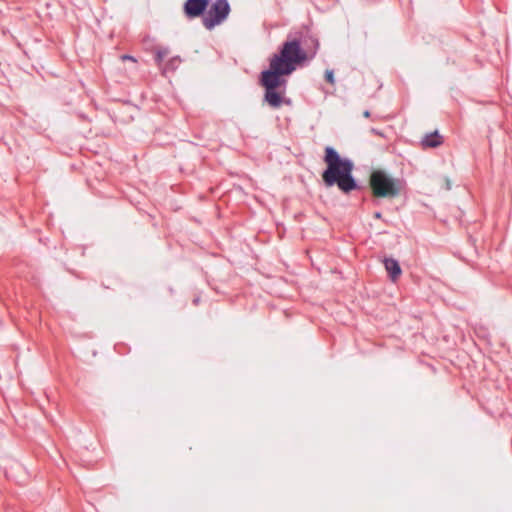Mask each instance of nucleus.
<instances>
[{"instance_id":"obj_7","label":"nucleus","mask_w":512,"mask_h":512,"mask_svg":"<svg viewBox=\"0 0 512 512\" xmlns=\"http://www.w3.org/2000/svg\"><path fill=\"white\" fill-rule=\"evenodd\" d=\"M443 142V137L439 134L437 130L432 133L425 135L422 139L421 144L423 147L427 148H436L439 147Z\"/></svg>"},{"instance_id":"obj_10","label":"nucleus","mask_w":512,"mask_h":512,"mask_svg":"<svg viewBox=\"0 0 512 512\" xmlns=\"http://www.w3.org/2000/svg\"><path fill=\"white\" fill-rule=\"evenodd\" d=\"M165 55H166V52H165V51H160V50H159V51L157 52V54H156V60H157V61H159V62H160V61H162V60H163V58L165 57Z\"/></svg>"},{"instance_id":"obj_16","label":"nucleus","mask_w":512,"mask_h":512,"mask_svg":"<svg viewBox=\"0 0 512 512\" xmlns=\"http://www.w3.org/2000/svg\"><path fill=\"white\" fill-rule=\"evenodd\" d=\"M130 62H136V59L130 55Z\"/></svg>"},{"instance_id":"obj_2","label":"nucleus","mask_w":512,"mask_h":512,"mask_svg":"<svg viewBox=\"0 0 512 512\" xmlns=\"http://www.w3.org/2000/svg\"><path fill=\"white\" fill-rule=\"evenodd\" d=\"M324 161L327 167L322 173V179L327 187L337 185L345 194L359 189L357 180L352 175L354 169L352 160L342 158L333 147L327 146Z\"/></svg>"},{"instance_id":"obj_15","label":"nucleus","mask_w":512,"mask_h":512,"mask_svg":"<svg viewBox=\"0 0 512 512\" xmlns=\"http://www.w3.org/2000/svg\"><path fill=\"white\" fill-rule=\"evenodd\" d=\"M200 301V298L199 297H196L194 300H193V304L197 305Z\"/></svg>"},{"instance_id":"obj_3","label":"nucleus","mask_w":512,"mask_h":512,"mask_svg":"<svg viewBox=\"0 0 512 512\" xmlns=\"http://www.w3.org/2000/svg\"><path fill=\"white\" fill-rule=\"evenodd\" d=\"M372 193L376 197L395 198L400 195L403 180L391 177L384 170H374L369 179Z\"/></svg>"},{"instance_id":"obj_14","label":"nucleus","mask_w":512,"mask_h":512,"mask_svg":"<svg viewBox=\"0 0 512 512\" xmlns=\"http://www.w3.org/2000/svg\"><path fill=\"white\" fill-rule=\"evenodd\" d=\"M374 217L377 218V219L381 218V213L380 212H375L374 213Z\"/></svg>"},{"instance_id":"obj_8","label":"nucleus","mask_w":512,"mask_h":512,"mask_svg":"<svg viewBox=\"0 0 512 512\" xmlns=\"http://www.w3.org/2000/svg\"><path fill=\"white\" fill-rule=\"evenodd\" d=\"M180 62L179 58L171 59L165 66L164 71H174Z\"/></svg>"},{"instance_id":"obj_12","label":"nucleus","mask_w":512,"mask_h":512,"mask_svg":"<svg viewBox=\"0 0 512 512\" xmlns=\"http://www.w3.org/2000/svg\"><path fill=\"white\" fill-rule=\"evenodd\" d=\"M370 115H371V114H370V111H369V110H365V111L363 112V116H364L365 118H369V117H370Z\"/></svg>"},{"instance_id":"obj_9","label":"nucleus","mask_w":512,"mask_h":512,"mask_svg":"<svg viewBox=\"0 0 512 512\" xmlns=\"http://www.w3.org/2000/svg\"><path fill=\"white\" fill-rule=\"evenodd\" d=\"M325 80L334 85L335 83V78H334V71L333 70H326L325 71Z\"/></svg>"},{"instance_id":"obj_13","label":"nucleus","mask_w":512,"mask_h":512,"mask_svg":"<svg viewBox=\"0 0 512 512\" xmlns=\"http://www.w3.org/2000/svg\"><path fill=\"white\" fill-rule=\"evenodd\" d=\"M121 60H122V61H126V60H128V55H127V54L122 55V56H121Z\"/></svg>"},{"instance_id":"obj_1","label":"nucleus","mask_w":512,"mask_h":512,"mask_svg":"<svg viewBox=\"0 0 512 512\" xmlns=\"http://www.w3.org/2000/svg\"><path fill=\"white\" fill-rule=\"evenodd\" d=\"M318 49V39L308 30L288 33L278 51L269 59V67L260 73L259 84L264 88L263 101L273 109L283 104L290 105L291 100L285 97L288 84L286 77L313 59Z\"/></svg>"},{"instance_id":"obj_4","label":"nucleus","mask_w":512,"mask_h":512,"mask_svg":"<svg viewBox=\"0 0 512 512\" xmlns=\"http://www.w3.org/2000/svg\"><path fill=\"white\" fill-rule=\"evenodd\" d=\"M229 13L230 5L227 0H216L202 18L204 27L212 30L215 26L221 24L228 17Z\"/></svg>"},{"instance_id":"obj_6","label":"nucleus","mask_w":512,"mask_h":512,"mask_svg":"<svg viewBox=\"0 0 512 512\" xmlns=\"http://www.w3.org/2000/svg\"><path fill=\"white\" fill-rule=\"evenodd\" d=\"M384 266L392 281H396L400 277L402 270L396 259L385 258Z\"/></svg>"},{"instance_id":"obj_5","label":"nucleus","mask_w":512,"mask_h":512,"mask_svg":"<svg viewBox=\"0 0 512 512\" xmlns=\"http://www.w3.org/2000/svg\"><path fill=\"white\" fill-rule=\"evenodd\" d=\"M209 7V0H186L183 5V12L189 19L204 17Z\"/></svg>"},{"instance_id":"obj_11","label":"nucleus","mask_w":512,"mask_h":512,"mask_svg":"<svg viewBox=\"0 0 512 512\" xmlns=\"http://www.w3.org/2000/svg\"><path fill=\"white\" fill-rule=\"evenodd\" d=\"M371 132L379 136H384L383 133L376 128H371Z\"/></svg>"}]
</instances>
